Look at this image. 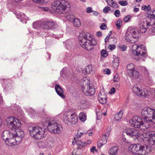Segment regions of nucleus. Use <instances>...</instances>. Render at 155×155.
Listing matches in <instances>:
<instances>
[{
	"mask_svg": "<svg viewBox=\"0 0 155 155\" xmlns=\"http://www.w3.org/2000/svg\"><path fill=\"white\" fill-rule=\"evenodd\" d=\"M81 46L87 51H91L93 48L96 42L93 35L88 32L81 33L78 38Z\"/></svg>",
	"mask_w": 155,
	"mask_h": 155,
	"instance_id": "obj_1",
	"label": "nucleus"
},
{
	"mask_svg": "<svg viewBox=\"0 0 155 155\" xmlns=\"http://www.w3.org/2000/svg\"><path fill=\"white\" fill-rule=\"evenodd\" d=\"M42 122L43 125L47 126L48 130L51 133L59 134L63 130L61 125L50 118H44Z\"/></svg>",
	"mask_w": 155,
	"mask_h": 155,
	"instance_id": "obj_2",
	"label": "nucleus"
},
{
	"mask_svg": "<svg viewBox=\"0 0 155 155\" xmlns=\"http://www.w3.org/2000/svg\"><path fill=\"white\" fill-rule=\"evenodd\" d=\"M144 50V46L141 45L134 44L132 47L131 55L135 60L139 61H144V58L147 56Z\"/></svg>",
	"mask_w": 155,
	"mask_h": 155,
	"instance_id": "obj_3",
	"label": "nucleus"
},
{
	"mask_svg": "<svg viewBox=\"0 0 155 155\" xmlns=\"http://www.w3.org/2000/svg\"><path fill=\"white\" fill-rule=\"evenodd\" d=\"M28 130L30 136L36 139H41L45 138L47 135L46 129L38 126H30Z\"/></svg>",
	"mask_w": 155,
	"mask_h": 155,
	"instance_id": "obj_4",
	"label": "nucleus"
},
{
	"mask_svg": "<svg viewBox=\"0 0 155 155\" xmlns=\"http://www.w3.org/2000/svg\"><path fill=\"white\" fill-rule=\"evenodd\" d=\"M131 126L135 128H138L142 131L145 130L148 127L149 124L144 119L137 115L133 116L129 121Z\"/></svg>",
	"mask_w": 155,
	"mask_h": 155,
	"instance_id": "obj_5",
	"label": "nucleus"
},
{
	"mask_svg": "<svg viewBox=\"0 0 155 155\" xmlns=\"http://www.w3.org/2000/svg\"><path fill=\"white\" fill-rule=\"evenodd\" d=\"M140 36L138 31L134 28L130 27L128 28L124 37L125 40L130 43L136 42L139 40Z\"/></svg>",
	"mask_w": 155,
	"mask_h": 155,
	"instance_id": "obj_6",
	"label": "nucleus"
},
{
	"mask_svg": "<svg viewBox=\"0 0 155 155\" xmlns=\"http://www.w3.org/2000/svg\"><path fill=\"white\" fill-rule=\"evenodd\" d=\"M69 5V3L65 0H55L52 3L51 8L55 12L61 14Z\"/></svg>",
	"mask_w": 155,
	"mask_h": 155,
	"instance_id": "obj_7",
	"label": "nucleus"
},
{
	"mask_svg": "<svg viewBox=\"0 0 155 155\" xmlns=\"http://www.w3.org/2000/svg\"><path fill=\"white\" fill-rule=\"evenodd\" d=\"M143 118L147 123L155 124V110L150 107H144L141 112Z\"/></svg>",
	"mask_w": 155,
	"mask_h": 155,
	"instance_id": "obj_8",
	"label": "nucleus"
},
{
	"mask_svg": "<svg viewBox=\"0 0 155 155\" xmlns=\"http://www.w3.org/2000/svg\"><path fill=\"white\" fill-rule=\"evenodd\" d=\"M148 146L146 145L139 143L131 145L129 150L136 155H144L147 153Z\"/></svg>",
	"mask_w": 155,
	"mask_h": 155,
	"instance_id": "obj_9",
	"label": "nucleus"
},
{
	"mask_svg": "<svg viewBox=\"0 0 155 155\" xmlns=\"http://www.w3.org/2000/svg\"><path fill=\"white\" fill-rule=\"evenodd\" d=\"M91 81L88 78H84L82 81L81 89L84 93L87 96L94 95L95 90L93 86L90 84Z\"/></svg>",
	"mask_w": 155,
	"mask_h": 155,
	"instance_id": "obj_10",
	"label": "nucleus"
},
{
	"mask_svg": "<svg viewBox=\"0 0 155 155\" xmlns=\"http://www.w3.org/2000/svg\"><path fill=\"white\" fill-rule=\"evenodd\" d=\"M62 120L67 124H74L77 122L78 117L74 113L71 111L65 112L63 114Z\"/></svg>",
	"mask_w": 155,
	"mask_h": 155,
	"instance_id": "obj_11",
	"label": "nucleus"
},
{
	"mask_svg": "<svg viewBox=\"0 0 155 155\" xmlns=\"http://www.w3.org/2000/svg\"><path fill=\"white\" fill-rule=\"evenodd\" d=\"M155 24V19L153 18L151 20L148 17L147 20H141L139 23V28L140 32L144 33L150 27Z\"/></svg>",
	"mask_w": 155,
	"mask_h": 155,
	"instance_id": "obj_12",
	"label": "nucleus"
},
{
	"mask_svg": "<svg viewBox=\"0 0 155 155\" xmlns=\"http://www.w3.org/2000/svg\"><path fill=\"white\" fill-rule=\"evenodd\" d=\"M6 122L7 125L11 129L10 131L17 129L21 126L20 121L12 117H8L6 119Z\"/></svg>",
	"mask_w": 155,
	"mask_h": 155,
	"instance_id": "obj_13",
	"label": "nucleus"
},
{
	"mask_svg": "<svg viewBox=\"0 0 155 155\" xmlns=\"http://www.w3.org/2000/svg\"><path fill=\"white\" fill-rule=\"evenodd\" d=\"M142 136L144 138V141L150 146L155 144V133L151 132L143 133Z\"/></svg>",
	"mask_w": 155,
	"mask_h": 155,
	"instance_id": "obj_14",
	"label": "nucleus"
},
{
	"mask_svg": "<svg viewBox=\"0 0 155 155\" xmlns=\"http://www.w3.org/2000/svg\"><path fill=\"white\" fill-rule=\"evenodd\" d=\"M24 132L20 129H17L14 131H10L9 133L10 137L12 136L16 138V141L20 143L21 140L22 138L24 136Z\"/></svg>",
	"mask_w": 155,
	"mask_h": 155,
	"instance_id": "obj_15",
	"label": "nucleus"
},
{
	"mask_svg": "<svg viewBox=\"0 0 155 155\" xmlns=\"http://www.w3.org/2000/svg\"><path fill=\"white\" fill-rule=\"evenodd\" d=\"M132 90L134 93L139 97H147L149 96V93L145 89L141 90L137 86H134L133 87Z\"/></svg>",
	"mask_w": 155,
	"mask_h": 155,
	"instance_id": "obj_16",
	"label": "nucleus"
},
{
	"mask_svg": "<svg viewBox=\"0 0 155 155\" xmlns=\"http://www.w3.org/2000/svg\"><path fill=\"white\" fill-rule=\"evenodd\" d=\"M57 27V24L55 22L50 20L44 21L41 24V27L46 30L54 29Z\"/></svg>",
	"mask_w": 155,
	"mask_h": 155,
	"instance_id": "obj_17",
	"label": "nucleus"
},
{
	"mask_svg": "<svg viewBox=\"0 0 155 155\" xmlns=\"http://www.w3.org/2000/svg\"><path fill=\"white\" fill-rule=\"evenodd\" d=\"M124 132L128 136L131 137L135 136L136 138L139 137L141 134L138 130L133 128H127L125 130Z\"/></svg>",
	"mask_w": 155,
	"mask_h": 155,
	"instance_id": "obj_18",
	"label": "nucleus"
},
{
	"mask_svg": "<svg viewBox=\"0 0 155 155\" xmlns=\"http://www.w3.org/2000/svg\"><path fill=\"white\" fill-rule=\"evenodd\" d=\"M11 138H8L5 141L6 144L9 146H12L19 144L20 143H18L16 141V138L12 136L10 137Z\"/></svg>",
	"mask_w": 155,
	"mask_h": 155,
	"instance_id": "obj_19",
	"label": "nucleus"
},
{
	"mask_svg": "<svg viewBox=\"0 0 155 155\" xmlns=\"http://www.w3.org/2000/svg\"><path fill=\"white\" fill-rule=\"evenodd\" d=\"M107 138L108 137L105 135L101 137L100 139L97 142L98 148H100L101 147L107 143Z\"/></svg>",
	"mask_w": 155,
	"mask_h": 155,
	"instance_id": "obj_20",
	"label": "nucleus"
},
{
	"mask_svg": "<svg viewBox=\"0 0 155 155\" xmlns=\"http://www.w3.org/2000/svg\"><path fill=\"white\" fill-rule=\"evenodd\" d=\"M55 89L57 94L61 98H64L65 96L63 94V90L61 87L58 84L55 86Z\"/></svg>",
	"mask_w": 155,
	"mask_h": 155,
	"instance_id": "obj_21",
	"label": "nucleus"
},
{
	"mask_svg": "<svg viewBox=\"0 0 155 155\" xmlns=\"http://www.w3.org/2000/svg\"><path fill=\"white\" fill-rule=\"evenodd\" d=\"M128 74L130 77H132L133 79H137L140 76L138 72L135 70L133 71L132 72H128Z\"/></svg>",
	"mask_w": 155,
	"mask_h": 155,
	"instance_id": "obj_22",
	"label": "nucleus"
},
{
	"mask_svg": "<svg viewBox=\"0 0 155 155\" xmlns=\"http://www.w3.org/2000/svg\"><path fill=\"white\" fill-rule=\"evenodd\" d=\"M17 18L19 19L23 23H26L27 19V17L23 13H18L17 15Z\"/></svg>",
	"mask_w": 155,
	"mask_h": 155,
	"instance_id": "obj_23",
	"label": "nucleus"
},
{
	"mask_svg": "<svg viewBox=\"0 0 155 155\" xmlns=\"http://www.w3.org/2000/svg\"><path fill=\"white\" fill-rule=\"evenodd\" d=\"M107 4L110 6L115 9L118 8V5L113 0H105Z\"/></svg>",
	"mask_w": 155,
	"mask_h": 155,
	"instance_id": "obj_24",
	"label": "nucleus"
},
{
	"mask_svg": "<svg viewBox=\"0 0 155 155\" xmlns=\"http://www.w3.org/2000/svg\"><path fill=\"white\" fill-rule=\"evenodd\" d=\"M85 69L86 73L89 74L92 71H95V68L92 65L89 64L86 67Z\"/></svg>",
	"mask_w": 155,
	"mask_h": 155,
	"instance_id": "obj_25",
	"label": "nucleus"
},
{
	"mask_svg": "<svg viewBox=\"0 0 155 155\" xmlns=\"http://www.w3.org/2000/svg\"><path fill=\"white\" fill-rule=\"evenodd\" d=\"M118 149L117 147H114L111 148L109 150L110 155H117Z\"/></svg>",
	"mask_w": 155,
	"mask_h": 155,
	"instance_id": "obj_26",
	"label": "nucleus"
},
{
	"mask_svg": "<svg viewBox=\"0 0 155 155\" xmlns=\"http://www.w3.org/2000/svg\"><path fill=\"white\" fill-rule=\"evenodd\" d=\"M48 143L46 141H40L37 143L38 146L40 148L43 149L47 147Z\"/></svg>",
	"mask_w": 155,
	"mask_h": 155,
	"instance_id": "obj_27",
	"label": "nucleus"
},
{
	"mask_svg": "<svg viewBox=\"0 0 155 155\" xmlns=\"http://www.w3.org/2000/svg\"><path fill=\"white\" fill-rule=\"evenodd\" d=\"M75 142H76V144L78 147L77 149L81 150L82 148H83L85 146L84 142H83L80 140H76L75 141Z\"/></svg>",
	"mask_w": 155,
	"mask_h": 155,
	"instance_id": "obj_28",
	"label": "nucleus"
},
{
	"mask_svg": "<svg viewBox=\"0 0 155 155\" xmlns=\"http://www.w3.org/2000/svg\"><path fill=\"white\" fill-rule=\"evenodd\" d=\"M10 131L8 130H5L4 131L2 134V138H3V140L5 142V140L8 139L7 137L8 135H9V133Z\"/></svg>",
	"mask_w": 155,
	"mask_h": 155,
	"instance_id": "obj_29",
	"label": "nucleus"
},
{
	"mask_svg": "<svg viewBox=\"0 0 155 155\" xmlns=\"http://www.w3.org/2000/svg\"><path fill=\"white\" fill-rule=\"evenodd\" d=\"M123 114V111L120 110L118 113L115 115V119L116 120H119L122 117Z\"/></svg>",
	"mask_w": 155,
	"mask_h": 155,
	"instance_id": "obj_30",
	"label": "nucleus"
},
{
	"mask_svg": "<svg viewBox=\"0 0 155 155\" xmlns=\"http://www.w3.org/2000/svg\"><path fill=\"white\" fill-rule=\"evenodd\" d=\"M119 58H115L112 62L113 66L115 68H118L119 66Z\"/></svg>",
	"mask_w": 155,
	"mask_h": 155,
	"instance_id": "obj_31",
	"label": "nucleus"
},
{
	"mask_svg": "<svg viewBox=\"0 0 155 155\" xmlns=\"http://www.w3.org/2000/svg\"><path fill=\"white\" fill-rule=\"evenodd\" d=\"M72 153V155H81L83 151L81 150L76 149L73 150Z\"/></svg>",
	"mask_w": 155,
	"mask_h": 155,
	"instance_id": "obj_32",
	"label": "nucleus"
},
{
	"mask_svg": "<svg viewBox=\"0 0 155 155\" xmlns=\"http://www.w3.org/2000/svg\"><path fill=\"white\" fill-rule=\"evenodd\" d=\"M65 16L66 18L71 22H73L75 18L74 16L70 13L66 14Z\"/></svg>",
	"mask_w": 155,
	"mask_h": 155,
	"instance_id": "obj_33",
	"label": "nucleus"
},
{
	"mask_svg": "<svg viewBox=\"0 0 155 155\" xmlns=\"http://www.w3.org/2000/svg\"><path fill=\"white\" fill-rule=\"evenodd\" d=\"M127 68L128 70V73L132 72L133 71L135 70L134 65L132 63L128 64Z\"/></svg>",
	"mask_w": 155,
	"mask_h": 155,
	"instance_id": "obj_34",
	"label": "nucleus"
},
{
	"mask_svg": "<svg viewBox=\"0 0 155 155\" xmlns=\"http://www.w3.org/2000/svg\"><path fill=\"white\" fill-rule=\"evenodd\" d=\"M79 119L82 122L85 121L86 120V116L83 112L80 113L79 114Z\"/></svg>",
	"mask_w": 155,
	"mask_h": 155,
	"instance_id": "obj_35",
	"label": "nucleus"
},
{
	"mask_svg": "<svg viewBox=\"0 0 155 155\" xmlns=\"http://www.w3.org/2000/svg\"><path fill=\"white\" fill-rule=\"evenodd\" d=\"M73 22L74 25L75 26L79 27L81 25V22L79 19L78 18H75Z\"/></svg>",
	"mask_w": 155,
	"mask_h": 155,
	"instance_id": "obj_36",
	"label": "nucleus"
},
{
	"mask_svg": "<svg viewBox=\"0 0 155 155\" xmlns=\"http://www.w3.org/2000/svg\"><path fill=\"white\" fill-rule=\"evenodd\" d=\"M84 133L83 132H80V130H78L77 133L75 135L74 137V140H77V139L80 138L81 136L84 134Z\"/></svg>",
	"mask_w": 155,
	"mask_h": 155,
	"instance_id": "obj_37",
	"label": "nucleus"
},
{
	"mask_svg": "<svg viewBox=\"0 0 155 155\" xmlns=\"http://www.w3.org/2000/svg\"><path fill=\"white\" fill-rule=\"evenodd\" d=\"M41 23L39 21H36L33 24V26L34 28L38 29L41 27Z\"/></svg>",
	"mask_w": 155,
	"mask_h": 155,
	"instance_id": "obj_38",
	"label": "nucleus"
},
{
	"mask_svg": "<svg viewBox=\"0 0 155 155\" xmlns=\"http://www.w3.org/2000/svg\"><path fill=\"white\" fill-rule=\"evenodd\" d=\"M102 98H107L106 95L104 92L103 90H101L99 93L98 95V98L100 99Z\"/></svg>",
	"mask_w": 155,
	"mask_h": 155,
	"instance_id": "obj_39",
	"label": "nucleus"
},
{
	"mask_svg": "<svg viewBox=\"0 0 155 155\" xmlns=\"http://www.w3.org/2000/svg\"><path fill=\"white\" fill-rule=\"evenodd\" d=\"M151 9L150 5H148L147 6L143 5L141 8V9L145 11H148Z\"/></svg>",
	"mask_w": 155,
	"mask_h": 155,
	"instance_id": "obj_40",
	"label": "nucleus"
},
{
	"mask_svg": "<svg viewBox=\"0 0 155 155\" xmlns=\"http://www.w3.org/2000/svg\"><path fill=\"white\" fill-rule=\"evenodd\" d=\"M148 17L150 18V20L153 18L155 19V9L152 12L148 14Z\"/></svg>",
	"mask_w": 155,
	"mask_h": 155,
	"instance_id": "obj_41",
	"label": "nucleus"
},
{
	"mask_svg": "<svg viewBox=\"0 0 155 155\" xmlns=\"http://www.w3.org/2000/svg\"><path fill=\"white\" fill-rule=\"evenodd\" d=\"M34 2L40 4L46 3L49 0H32Z\"/></svg>",
	"mask_w": 155,
	"mask_h": 155,
	"instance_id": "obj_42",
	"label": "nucleus"
},
{
	"mask_svg": "<svg viewBox=\"0 0 155 155\" xmlns=\"http://www.w3.org/2000/svg\"><path fill=\"white\" fill-rule=\"evenodd\" d=\"M111 130V128L110 126L108 127L106 129V134L104 135L106 136H107V137H108L109 136L110 131Z\"/></svg>",
	"mask_w": 155,
	"mask_h": 155,
	"instance_id": "obj_43",
	"label": "nucleus"
},
{
	"mask_svg": "<svg viewBox=\"0 0 155 155\" xmlns=\"http://www.w3.org/2000/svg\"><path fill=\"white\" fill-rule=\"evenodd\" d=\"M98 100L99 102L102 104H105L107 102V98H102Z\"/></svg>",
	"mask_w": 155,
	"mask_h": 155,
	"instance_id": "obj_44",
	"label": "nucleus"
},
{
	"mask_svg": "<svg viewBox=\"0 0 155 155\" xmlns=\"http://www.w3.org/2000/svg\"><path fill=\"white\" fill-rule=\"evenodd\" d=\"M54 141V139L53 137H48L47 139L46 142L48 143V142L50 143H53Z\"/></svg>",
	"mask_w": 155,
	"mask_h": 155,
	"instance_id": "obj_45",
	"label": "nucleus"
},
{
	"mask_svg": "<svg viewBox=\"0 0 155 155\" xmlns=\"http://www.w3.org/2000/svg\"><path fill=\"white\" fill-rule=\"evenodd\" d=\"M111 10L110 8L108 6H106L103 9V12L104 13H106L110 11Z\"/></svg>",
	"mask_w": 155,
	"mask_h": 155,
	"instance_id": "obj_46",
	"label": "nucleus"
},
{
	"mask_svg": "<svg viewBox=\"0 0 155 155\" xmlns=\"http://www.w3.org/2000/svg\"><path fill=\"white\" fill-rule=\"evenodd\" d=\"M122 24V21L120 19H119L117 21L116 25L119 28H120Z\"/></svg>",
	"mask_w": 155,
	"mask_h": 155,
	"instance_id": "obj_47",
	"label": "nucleus"
},
{
	"mask_svg": "<svg viewBox=\"0 0 155 155\" xmlns=\"http://www.w3.org/2000/svg\"><path fill=\"white\" fill-rule=\"evenodd\" d=\"M101 55L103 57H105L107 55L106 51L104 49L102 50L101 51Z\"/></svg>",
	"mask_w": 155,
	"mask_h": 155,
	"instance_id": "obj_48",
	"label": "nucleus"
},
{
	"mask_svg": "<svg viewBox=\"0 0 155 155\" xmlns=\"http://www.w3.org/2000/svg\"><path fill=\"white\" fill-rule=\"evenodd\" d=\"M118 47L121 51H124L127 49V47L125 45H120Z\"/></svg>",
	"mask_w": 155,
	"mask_h": 155,
	"instance_id": "obj_49",
	"label": "nucleus"
},
{
	"mask_svg": "<svg viewBox=\"0 0 155 155\" xmlns=\"http://www.w3.org/2000/svg\"><path fill=\"white\" fill-rule=\"evenodd\" d=\"M84 135L88 134L89 136H91L93 134V129H90L87 131L86 132H84Z\"/></svg>",
	"mask_w": 155,
	"mask_h": 155,
	"instance_id": "obj_50",
	"label": "nucleus"
},
{
	"mask_svg": "<svg viewBox=\"0 0 155 155\" xmlns=\"http://www.w3.org/2000/svg\"><path fill=\"white\" fill-rule=\"evenodd\" d=\"M119 80V78L118 75L116 74L114 76L113 78V81L114 82H118Z\"/></svg>",
	"mask_w": 155,
	"mask_h": 155,
	"instance_id": "obj_51",
	"label": "nucleus"
},
{
	"mask_svg": "<svg viewBox=\"0 0 155 155\" xmlns=\"http://www.w3.org/2000/svg\"><path fill=\"white\" fill-rule=\"evenodd\" d=\"M119 3L122 6H125L127 5L128 2L126 1H120L119 2Z\"/></svg>",
	"mask_w": 155,
	"mask_h": 155,
	"instance_id": "obj_52",
	"label": "nucleus"
},
{
	"mask_svg": "<svg viewBox=\"0 0 155 155\" xmlns=\"http://www.w3.org/2000/svg\"><path fill=\"white\" fill-rule=\"evenodd\" d=\"M131 18V16L129 15H127L124 19V22H128Z\"/></svg>",
	"mask_w": 155,
	"mask_h": 155,
	"instance_id": "obj_53",
	"label": "nucleus"
},
{
	"mask_svg": "<svg viewBox=\"0 0 155 155\" xmlns=\"http://www.w3.org/2000/svg\"><path fill=\"white\" fill-rule=\"evenodd\" d=\"M120 12L118 10H115L114 12V15L117 17H119L120 16Z\"/></svg>",
	"mask_w": 155,
	"mask_h": 155,
	"instance_id": "obj_54",
	"label": "nucleus"
},
{
	"mask_svg": "<svg viewBox=\"0 0 155 155\" xmlns=\"http://www.w3.org/2000/svg\"><path fill=\"white\" fill-rule=\"evenodd\" d=\"M116 48V46L114 44L110 45L108 46V48L110 50H113Z\"/></svg>",
	"mask_w": 155,
	"mask_h": 155,
	"instance_id": "obj_55",
	"label": "nucleus"
},
{
	"mask_svg": "<svg viewBox=\"0 0 155 155\" xmlns=\"http://www.w3.org/2000/svg\"><path fill=\"white\" fill-rule=\"evenodd\" d=\"M104 73L105 74H110V70L107 68H106L104 70Z\"/></svg>",
	"mask_w": 155,
	"mask_h": 155,
	"instance_id": "obj_56",
	"label": "nucleus"
},
{
	"mask_svg": "<svg viewBox=\"0 0 155 155\" xmlns=\"http://www.w3.org/2000/svg\"><path fill=\"white\" fill-rule=\"evenodd\" d=\"M107 28L106 25L104 23H102L100 26V28L102 30H104Z\"/></svg>",
	"mask_w": 155,
	"mask_h": 155,
	"instance_id": "obj_57",
	"label": "nucleus"
},
{
	"mask_svg": "<svg viewBox=\"0 0 155 155\" xmlns=\"http://www.w3.org/2000/svg\"><path fill=\"white\" fill-rule=\"evenodd\" d=\"M91 142V140H88L87 141L84 142V143L85 144V146L88 145L90 144Z\"/></svg>",
	"mask_w": 155,
	"mask_h": 155,
	"instance_id": "obj_58",
	"label": "nucleus"
},
{
	"mask_svg": "<svg viewBox=\"0 0 155 155\" xmlns=\"http://www.w3.org/2000/svg\"><path fill=\"white\" fill-rule=\"evenodd\" d=\"M92 12V8L90 7H87L86 8V12L87 13H90Z\"/></svg>",
	"mask_w": 155,
	"mask_h": 155,
	"instance_id": "obj_59",
	"label": "nucleus"
},
{
	"mask_svg": "<svg viewBox=\"0 0 155 155\" xmlns=\"http://www.w3.org/2000/svg\"><path fill=\"white\" fill-rule=\"evenodd\" d=\"M29 113L31 115H33L35 113V110L31 109L29 111Z\"/></svg>",
	"mask_w": 155,
	"mask_h": 155,
	"instance_id": "obj_60",
	"label": "nucleus"
},
{
	"mask_svg": "<svg viewBox=\"0 0 155 155\" xmlns=\"http://www.w3.org/2000/svg\"><path fill=\"white\" fill-rule=\"evenodd\" d=\"M115 90L114 87H112L111 88L110 90V94H113L115 92Z\"/></svg>",
	"mask_w": 155,
	"mask_h": 155,
	"instance_id": "obj_61",
	"label": "nucleus"
},
{
	"mask_svg": "<svg viewBox=\"0 0 155 155\" xmlns=\"http://www.w3.org/2000/svg\"><path fill=\"white\" fill-rule=\"evenodd\" d=\"M96 149H95V147L93 146L92 147L90 150V151L92 153H94V150L96 151Z\"/></svg>",
	"mask_w": 155,
	"mask_h": 155,
	"instance_id": "obj_62",
	"label": "nucleus"
},
{
	"mask_svg": "<svg viewBox=\"0 0 155 155\" xmlns=\"http://www.w3.org/2000/svg\"><path fill=\"white\" fill-rule=\"evenodd\" d=\"M152 91L153 94V98L155 100V89H153L152 90Z\"/></svg>",
	"mask_w": 155,
	"mask_h": 155,
	"instance_id": "obj_63",
	"label": "nucleus"
},
{
	"mask_svg": "<svg viewBox=\"0 0 155 155\" xmlns=\"http://www.w3.org/2000/svg\"><path fill=\"white\" fill-rule=\"evenodd\" d=\"M97 36L98 37H100L102 36V33L100 31H97Z\"/></svg>",
	"mask_w": 155,
	"mask_h": 155,
	"instance_id": "obj_64",
	"label": "nucleus"
}]
</instances>
